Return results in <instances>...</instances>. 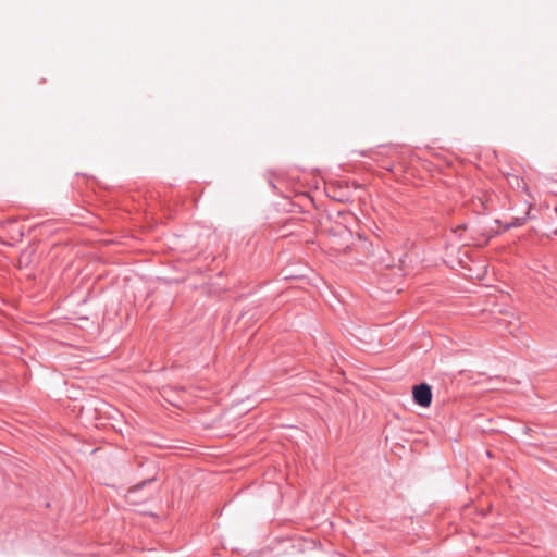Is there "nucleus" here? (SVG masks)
Masks as SVG:
<instances>
[{
	"mask_svg": "<svg viewBox=\"0 0 557 557\" xmlns=\"http://www.w3.org/2000/svg\"><path fill=\"white\" fill-rule=\"evenodd\" d=\"M412 396L417 405L424 408L429 407L432 401L431 386L428 385L426 383H421L419 385L413 386Z\"/></svg>",
	"mask_w": 557,
	"mask_h": 557,
	"instance_id": "obj_1",
	"label": "nucleus"
},
{
	"mask_svg": "<svg viewBox=\"0 0 557 557\" xmlns=\"http://www.w3.org/2000/svg\"><path fill=\"white\" fill-rule=\"evenodd\" d=\"M492 198L491 196H487L485 194H482L481 196H476L472 200V209L478 214H484L492 210L491 207Z\"/></svg>",
	"mask_w": 557,
	"mask_h": 557,
	"instance_id": "obj_2",
	"label": "nucleus"
},
{
	"mask_svg": "<svg viewBox=\"0 0 557 557\" xmlns=\"http://www.w3.org/2000/svg\"><path fill=\"white\" fill-rule=\"evenodd\" d=\"M146 485V482H143L141 484H138V485H135L133 487H131L128 491H127V494H126V499L128 503L131 504H136L138 502H143L145 499H147L149 497V495L145 496L144 498L141 499H137V493Z\"/></svg>",
	"mask_w": 557,
	"mask_h": 557,
	"instance_id": "obj_3",
	"label": "nucleus"
},
{
	"mask_svg": "<svg viewBox=\"0 0 557 557\" xmlns=\"http://www.w3.org/2000/svg\"><path fill=\"white\" fill-rule=\"evenodd\" d=\"M525 219L522 218V219H516L515 221H512L508 226L507 228L509 227H513V226H520L524 223Z\"/></svg>",
	"mask_w": 557,
	"mask_h": 557,
	"instance_id": "obj_4",
	"label": "nucleus"
},
{
	"mask_svg": "<svg viewBox=\"0 0 557 557\" xmlns=\"http://www.w3.org/2000/svg\"><path fill=\"white\" fill-rule=\"evenodd\" d=\"M554 234H555V235H557V230H556V231H554Z\"/></svg>",
	"mask_w": 557,
	"mask_h": 557,
	"instance_id": "obj_5",
	"label": "nucleus"
}]
</instances>
